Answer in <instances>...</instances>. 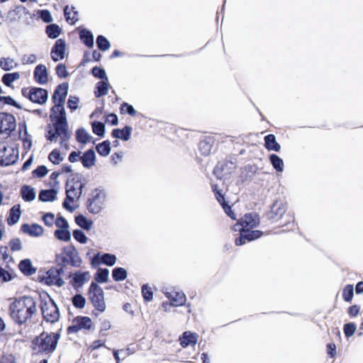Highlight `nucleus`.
Returning <instances> with one entry per match:
<instances>
[{
	"label": "nucleus",
	"instance_id": "1",
	"mask_svg": "<svg viewBox=\"0 0 363 363\" xmlns=\"http://www.w3.org/2000/svg\"><path fill=\"white\" fill-rule=\"evenodd\" d=\"M37 302L30 296L16 298L9 306V314L13 322L23 325L36 313Z\"/></svg>",
	"mask_w": 363,
	"mask_h": 363
},
{
	"label": "nucleus",
	"instance_id": "2",
	"mask_svg": "<svg viewBox=\"0 0 363 363\" xmlns=\"http://www.w3.org/2000/svg\"><path fill=\"white\" fill-rule=\"evenodd\" d=\"M60 337V330L55 333L43 331L31 340L30 349L38 354H51L57 349Z\"/></svg>",
	"mask_w": 363,
	"mask_h": 363
},
{
	"label": "nucleus",
	"instance_id": "3",
	"mask_svg": "<svg viewBox=\"0 0 363 363\" xmlns=\"http://www.w3.org/2000/svg\"><path fill=\"white\" fill-rule=\"evenodd\" d=\"M69 83L62 82L57 85L52 95V101L54 106L50 108V119H52L54 114H66L65 103L68 94Z\"/></svg>",
	"mask_w": 363,
	"mask_h": 363
},
{
	"label": "nucleus",
	"instance_id": "4",
	"mask_svg": "<svg viewBox=\"0 0 363 363\" xmlns=\"http://www.w3.org/2000/svg\"><path fill=\"white\" fill-rule=\"evenodd\" d=\"M106 199V193L103 187L92 189L85 203L88 212L93 215L99 214L104 208Z\"/></svg>",
	"mask_w": 363,
	"mask_h": 363
},
{
	"label": "nucleus",
	"instance_id": "5",
	"mask_svg": "<svg viewBox=\"0 0 363 363\" xmlns=\"http://www.w3.org/2000/svg\"><path fill=\"white\" fill-rule=\"evenodd\" d=\"M45 296L49 298L50 303L43 299L41 294L38 295L40 300V308L42 315L47 323L54 324L57 323L60 318V308L54 299L47 292H45Z\"/></svg>",
	"mask_w": 363,
	"mask_h": 363
},
{
	"label": "nucleus",
	"instance_id": "6",
	"mask_svg": "<svg viewBox=\"0 0 363 363\" xmlns=\"http://www.w3.org/2000/svg\"><path fill=\"white\" fill-rule=\"evenodd\" d=\"M65 265L61 264L59 267H52L47 272L46 274L38 275V281L45 284L47 286L55 285L61 287L64 285L65 281L61 277L64 273V268Z\"/></svg>",
	"mask_w": 363,
	"mask_h": 363
},
{
	"label": "nucleus",
	"instance_id": "7",
	"mask_svg": "<svg viewBox=\"0 0 363 363\" xmlns=\"http://www.w3.org/2000/svg\"><path fill=\"white\" fill-rule=\"evenodd\" d=\"M21 94L30 102L38 105L45 104L49 97L47 89L38 86L23 87L21 89Z\"/></svg>",
	"mask_w": 363,
	"mask_h": 363
},
{
	"label": "nucleus",
	"instance_id": "8",
	"mask_svg": "<svg viewBox=\"0 0 363 363\" xmlns=\"http://www.w3.org/2000/svg\"><path fill=\"white\" fill-rule=\"evenodd\" d=\"M19 157L18 147L9 150L5 142H0V167H8L17 162Z\"/></svg>",
	"mask_w": 363,
	"mask_h": 363
},
{
	"label": "nucleus",
	"instance_id": "9",
	"mask_svg": "<svg viewBox=\"0 0 363 363\" xmlns=\"http://www.w3.org/2000/svg\"><path fill=\"white\" fill-rule=\"evenodd\" d=\"M89 298L96 310L103 313L106 310L104 301V293L102 288L97 284L92 281L89 288Z\"/></svg>",
	"mask_w": 363,
	"mask_h": 363
},
{
	"label": "nucleus",
	"instance_id": "10",
	"mask_svg": "<svg viewBox=\"0 0 363 363\" xmlns=\"http://www.w3.org/2000/svg\"><path fill=\"white\" fill-rule=\"evenodd\" d=\"M16 128V119L15 116L7 112H0V134H6L7 138L11 137Z\"/></svg>",
	"mask_w": 363,
	"mask_h": 363
},
{
	"label": "nucleus",
	"instance_id": "11",
	"mask_svg": "<svg viewBox=\"0 0 363 363\" xmlns=\"http://www.w3.org/2000/svg\"><path fill=\"white\" fill-rule=\"evenodd\" d=\"M93 327L91 318L89 316L77 315L74 318L72 324L67 327V334L77 333L82 330H89Z\"/></svg>",
	"mask_w": 363,
	"mask_h": 363
},
{
	"label": "nucleus",
	"instance_id": "12",
	"mask_svg": "<svg viewBox=\"0 0 363 363\" xmlns=\"http://www.w3.org/2000/svg\"><path fill=\"white\" fill-rule=\"evenodd\" d=\"M286 203L281 200H275L272 205L270 209L268 211L264 216L267 219L272 223L279 220L286 211Z\"/></svg>",
	"mask_w": 363,
	"mask_h": 363
},
{
	"label": "nucleus",
	"instance_id": "13",
	"mask_svg": "<svg viewBox=\"0 0 363 363\" xmlns=\"http://www.w3.org/2000/svg\"><path fill=\"white\" fill-rule=\"evenodd\" d=\"M63 252L65 256L60 257L62 264L65 265V263H67L74 267H80L82 260L79 256L76 247L73 245L64 247Z\"/></svg>",
	"mask_w": 363,
	"mask_h": 363
},
{
	"label": "nucleus",
	"instance_id": "14",
	"mask_svg": "<svg viewBox=\"0 0 363 363\" xmlns=\"http://www.w3.org/2000/svg\"><path fill=\"white\" fill-rule=\"evenodd\" d=\"M67 43L65 39H57L51 48L50 56L54 62H58L65 57Z\"/></svg>",
	"mask_w": 363,
	"mask_h": 363
},
{
	"label": "nucleus",
	"instance_id": "15",
	"mask_svg": "<svg viewBox=\"0 0 363 363\" xmlns=\"http://www.w3.org/2000/svg\"><path fill=\"white\" fill-rule=\"evenodd\" d=\"M240 220L245 229H254L260 224L259 215L256 212L245 213Z\"/></svg>",
	"mask_w": 363,
	"mask_h": 363
},
{
	"label": "nucleus",
	"instance_id": "16",
	"mask_svg": "<svg viewBox=\"0 0 363 363\" xmlns=\"http://www.w3.org/2000/svg\"><path fill=\"white\" fill-rule=\"evenodd\" d=\"M258 171V167L256 164H248L240 169V179L238 184H243L247 181H252L254 176Z\"/></svg>",
	"mask_w": 363,
	"mask_h": 363
},
{
	"label": "nucleus",
	"instance_id": "17",
	"mask_svg": "<svg viewBox=\"0 0 363 363\" xmlns=\"http://www.w3.org/2000/svg\"><path fill=\"white\" fill-rule=\"evenodd\" d=\"M235 168V166L232 161L219 162L214 167L213 173L218 179H221L224 174H230Z\"/></svg>",
	"mask_w": 363,
	"mask_h": 363
},
{
	"label": "nucleus",
	"instance_id": "18",
	"mask_svg": "<svg viewBox=\"0 0 363 363\" xmlns=\"http://www.w3.org/2000/svg\"><path fill=\"white\" fill-rule=\"evenodd\" d=\"M21 230L31 237H40L44 233V228L38 223H33L32 224L23 223L21 226Z\"/></svg>",
	"mask_w": 363,
	"mask_h": 363
},
{
	"label": "nucleus",
	"instance_id": "19",
	"mask_svg": "<svg viewBox=\"0 0 363 363\" xmlns=\"http://www.w3.org/2000/svg\"><path fill=\"white\" fill-rule=\"evenodd\" d=\"M33 77L38 84H45L48 82V72L45 65L43 64L38 65L33 71Z\"/></svg>",
	"mask_w": 363,
	"mask_h": 363
},
{
	"label": "nucleus",
	"instance_id": "20",
	"mask_svg": "<svg viewBox=\"0 0 363 363\" xmlns=\"http://www.w3.org/2000/svg\"><path fill=\"white\" fill-rule=\"evenodd\" d=\"M74 191L75 189L72 186L65 188V198L62 202V207L70 213H73L79 206H71L70 203H73L76 200V197L74 195Z\"/></svg>",
	"mask_w": 363,
	"mask_h": 363
},
{
	"label": "nucleus",
	"instance_id": "21",
	"mask_svg": "<svg viewBox=\"0 0 363 363\" xmlns=\"http://www.w3.org/2000/svg\"><path fill=\"white\" fill-rule=\"evenodd\" d=\"M82 154L80 160L83 167L86 169L91 168L96 161V156L94 149L89 148Z\"/></svg>",
	"mask_w": 363,
	"mask_h": 363
},
{
	"label": "nucleus",
	"instance_id": "22",
	"mask_svg": "<svg viewBox=\"0 0 363 363\" xmlns=\"http://www.w3.org/2000/svg\"><path fill=\"white\" fill-rule=\"evenodd\" d=\"M198 336L196 333L191 331L184 332L179 338L181 346L183 348H186L190 345H195L197 343Z\"/></svg>",
	"mask_w": 363,
	"mask_h": 363
},
{
	"label": "nucleus",
	"instance_id": "23",
	"mask_svg": "<svg viewBox=\"0 0 363 363\" xmlns=\"http://www.w3.org/2000/svg\"><path fill=\"white\" fill-rule=\"evenodd\" d=\"M132 130V127L128 125H125L123 128H114L111 131V137L125 142L130 140Z\"/></svg>",
	"mask_w": 363,
	"mask_h": 363
},
{
	"label": "nucleus",
	"instance_id": "24",
	"mask_svg": "<svg viewBox=\"0 0 363 363\" xmlns=\"http://www.w3.org/2000/svg\"><path fill=\"white\" fill-rule=\"evenodd\" d=\"M79 33V39L81 42L87 48H91L94 45V37L92 32L86 28H78Z\"/></svg>",
	"mask_w": 363,
	"mask_h": 363
},
{
	"label": "nucleus",
	"instance_id": "25",
	"mask_svg": "<svg viewBox=\"0 0 363 363\" xmlns=\"http://www.w3.org/2000/svg\"><path fill=\"white\" fill-rule=\"evenodd\" d=\"M89 274V272L77 271L70 281V284L73 288L78 291L82 288L86 281V277Z\"/></svg>",
	"mask_w": 363,
	"mask_h": 363
},
{
	"label": "nucleus",
	"instance_id": "26",
	"mask_svg": "<svg viewBox=\"0 0 363 363\" xmlns=\"http://www.w3.org/2000/svg\"><path fill=\"white\" fill-rule=\"evenodd\" d=\"M58 189L51 187L48 189H40L38 193V200L41 202H52L57 199Z\"/></svg>",
	"mask_w": 363,
	"mask_h": 363
},
{
	"label": "nucleus",
	"instance_id": "27",
	"mask_svg": "<svg viewBox=\"0 0 363 363\" xmlns=\"http://www.w3.org/2000/svg\"><path fill=\"white\" fill-rule=\"evenodd\" d=\"M21 204L13 205L9 211L6 221L9 225L12 226L17 223L21 216Z\"/></svg>",
	"mask_w": 363,
	"mask_h": 363
},
{
	"label": "nucleus",
	"instance_id": "28",
	"mask_svg": "<svg viewBox=\"0 0 363 363\" xmlns=\"http://www.w3.org/2000/svg\"><path fill=\"white\" fill-rule=\"evenodd\" d=\"M65 118H67V114L55 113L54 114L52 119H50L55 128L54 131L57 138L60 137L62 131L64 130Z\"/></svg>",
	"mask_w": 363,
	"mask_h": 363
},
{
	"label": "nucleus",
	"instance_id": "29",
	"mask_svg": "<svg viewBox=\"0 0 363 363\" xmlns=\"http://www.w3.org/2000/svg\"><path fill=\"white\" fill-rule=\"evenodd\" d=\"M18 268L21 273L27 277L34 274L37 271V268L33 266L31 260L28 258L20 261Z\"/></svg>",
	"mask_w": 363,
	"mask_h": 363
},
{
	"label": "nucleus",
	"instance_id": "30",
	"mask_svg": "<svg viewBox=\"0 0 363 363\" xmlns=\"http://www.w3.org/2000/svg\"><path fill=\"white\" fill-rule=\"evenodd\" d=\"M111 85L108 79L96 82L94 86V96L96 98H101L108 94Z\"/></svg>",
	"mask_w": 363,
	"mask_h": 363
},
{
	"label": "nucleus",
	"instance_id": "31",
	"mask_svg": "<svg viewBox=\"0 0 363 363\" xmlns=\"http://www.w3.org/2000/svg\"><path fill=\"white\" fill-rule=\"evenodd\" d=\"M20 192L21 198L26 202H31L34 201L36 197L35 189L28 184H23L21 187Z\"/></svg>",
	"mask_w": 363,
	"mask_h": 363
},
{
	"label": "nucleus",
	"instance_id": "32",
	"mask_svg": "<svg viewBox=\"0 0 363 363\" xmlns=\"http://www.w3.org/2000/svg\"><path fill=\"white\" fill-rule=\"evenodd\" d=\"M264 147L269 151L279 152L281 145L277 141L276 137L274 134H268L264 136Z\"/></svg>",
	"mask_w": 363,
	"mask_h": 363
},
{
	"label": "nucleus",
	"instance_id": "33",
	"mask_svg": "<svg viewBox=\"0 0 363 363\" xmlns=\"http://www.w3.org/2000/svg\"><path fill=\"white\" fill-rule=\"evenodd\" d=\"M214 140L211 137H206L199 143V150L203 156L210 155Z\"/></svg>",
	"mask_w": 363,
	"mask_h": 363
},
{
	"label": "nucleus",
	"instance_id": "34",
	"mask_svg": "<svg viewBox=\"0 0 363 363\" xmlns=\"http://www.w3.org/2000/svg\"><path fill=\"white\" fill-rule=\"evenodd\" d=\"M74 220L78 226H79L82 229L85 230H90L94 225L93 220L91 219H88L83 214H78L75 216Z\"/></svg>",
	"mask_w": 363,
	"mask_h": 363
},
{
	"label": "nucleus",
	"instance_id": "35",
	"mask_svg": "<svg viewBox=\"0 0 363 363\" xmlns=\"http://www.w3.org/2000/svg\"><path fill=\"white\" fill-rule=\"evenodd\" d=\"M166 296L172 302L174 306H184L186 301V295L183 292H175L174 296L167 293Z\"/></svg>",
	"mask_w": 363,
	"mask_h": 363
},
{
	"label": "nucleus",
	"instance_id": "36",
	"mask_svg": "<svg viewBox=\"0 0 363 363\" xmlns=\"http://www.w3.org/2000/svg\"><path fill=\"white\" fill-rule=\"evenodd\" d=\"M75 137L76 140L82 145H86L91 141V139H92L90 134L83 127L77 129L75 132Z\"/></svg>",
	"mask_w": 363,
	"mask_h": 363
},
{
	"label": "nucleus",
	"instance_id": "37",
	"mask_svg": "<svg viewBox=\"0 0 363 363\" xmlns=\"http://www.w3.org/2000/svg\"><path fill=\"white\" fill-rule=\"evenodd\" d=\"M62 32V28L57 23H50L45 27V33L51 39H57Z\"/></svg>",
	"mask_w": 363,
	"mask_h": 363
},
{
	"label": "nucleus",
	"instance_id": "38",
	"mask_svg": "<svg viewBox=\"0 0 363 363\" xmlns=\"http://www.w3.org/2000/svg\"><path fill=\"white\" fill-rule=\"evenodd\" d=\"M269 162L273 168L277 172H282L284 171V160L277 154H271L269 156Z\"/></svg>",
	"mask_w": 363,
	"mask_h": 363
},
{
	"label": "nucleus",
	"instance_id": "39",
	"mask_svg": "<svg viewBox=\"0 0 363 363\" xmlns=\"http://www.w3.org/2000/svg\"><path fill=\"white\" fill-rule=\"evenodd\" d=\"M109 270L107 268H99L94 274L95 283L104 284L108 281Z\"/></svg>",
	"mask_w": 363,
	"mask_h": 363
},
{
	"label": "nucleus",
	"instance_id": "40",
	"mask_svg": "<svg viewBox=\"0 0 363 363\" xmlns=\"http://www.w3.org/2000/svg\"><path fill=\"white\" fill-rule=\"evenodd\" d=\"M55 237L63 242H69L72 238V233L69 228H57L54 232Z\"/></svg>",
	"mask_w": 363,
	"mask_h": 363
},
{
	"label": "nucleus",
	"instance_id": "41",
	"mask_svg": "<svg viewBox=\"0 0 363 363\" xmlns=\"http://www.w3.org/2000/svg\"><path fill=\"white\" fill-rule=\"evenodd\" d=\"M96 152L101 157H106L111 152V143L108 140L102 141L96 145Z\"/></svg>",
	"mask_w": 363,
	"mask_h": 363
},
{
	"label": "nucleus",
	"instance_id": "42",
	"mask_svg": "<svg viewBox=\"0 0 363 363\" xmlns=\"http://www.w3.org/2000/svg\"><path fill=\"white\" fill-rule=\"evenodd\" d=\"M92 132L99 138H104L106 134V125L105 123L99 121H94L91 123Z\"/></svg>",
	"mask_w": 363,
	"mask_h": 363
},
{
	"label": "nucleus",
	"instance_id": "43",
	"mask_svg": "<svg viewBox=\"0 0 363 363\" xmlns=\"http://www.w3.org/2000/svg\"><path fill=\"white\" fill-rule=\"evenodd\" d=\"M85 178L84 176L77 172H74L70 174L69 177L67 179L65 183V188L74 187L77 186L79 183L83 181Z\"/></svg>",
	"mask_w": 363,
	"mask_h": 363
},
{
	"label": "nucleus",
	"instance_id": "44",
	"mask_svg": "<svg viewBox=\"0 0 363 363\" xmlns=\"http://www.w3.org/2000/svg\"><path fill=\"white\" fill-rule=\"evenodd\" d=\"M128 277L127 270L121 267H116L112 270V278L115 281H124Z\"/></svg>",
	"mask_w": 363,
	"mask_h": 363
},
{
	"label": "nucleus",
	"instance_id": "45",
	"mask_svg": "<svg viewBox=\"0 0 363 363\" xmlns=\"http://www.w3.org/2000/svg\"><path fill=\"white\" fill-rule=\"evenodd\" d=\"M96 47L102 52L108 50L111 47L109 40L103 35H99L96 40Z\"/></svg>",
	"mask_w": 363,
	"mask_h": 363
},
{
	"label": "nucleus",
	"instance_id": "46",
	"mask_svg": "<svg viewBox=\"0 0 363 363\" xmlns=\"http://www.w3.org/2000/svg\"><path fill=\"white\" fill-rule=\"evenodd\" d=\"M244 233L247 237V242H252L255 240L260 238L263 235V231L260 230H254V229H245Z\"/></svg>",
	"mask_w": 363,
	"mask_h": 363
},
{
	"label": "nucleus",
	"instance_id": "47",
	"mask_svg": "<svg viewBox=\"0 0 363 363\" xmlns=\"http://www.w3.org/2000/svg\"><path fill=\"white\" fill-rule=\"evenodd\" d=\"M17 66L18 64L10 57H1L0 59V67L4 71H11Z\"/></svg>",
	"mask_w": 363,
	"mask_h": 363
},
{
	"label": "nucleus",
	"instance_id": "48",
	"mask_svg": "<svg viewBox=\"0 0 363 363\" xmlns=\"http://www.w3.org/2000/svg\"><path fill=\"white\" fill-rule=\"evenodd\" d=\"M101 259L102 264H105L108 267H113L117 260V257L114 254L108 252L101 254Z\"/></svg>",
	"mask_w": 363,
	"mask_h": 363
},
{
	"label": "nucleus",
	"instance_id": "49",
	"mask_svg": "<svg viewBox=\"0 0 363 363\" xmlns=\"http://www.w3.org/2000/svg\"><path fill=\"white\" fill-rule=\"evenodd\" d=\"M91 73L95 78L100 79V81L108 79L106 71L102 67H94L91 69Z\"/></svg>",
	"mask_w": 363,
	"mask_h": 363
},
{
	"label": "nucleus",
	"instance_id": "50",
	"mask_svg": "<svg viewBox=\"0 0 363 363\" xmlns=\"http://www.w3.org/2000/svg\"><path fill=\"white\" fill-rule=\"evenodd\" d=\"M73 306L78 309H82L86 305V298L81 294H76L72 297Z\"/></svg>",
	"mask_w": 363,
	"mask_h": 363
},
{
	"label": "nucleus",
	"instance_id": "51",
	"mask_svg": "<svg viewBox=\"0 0 363 363\" xmlns=\"http://www.w3.org/2000/svg\"><path fill=\"white\" fill-rule=\"evenodd\" d=\"M354 296V286L347 284L342 289V298L345 302H351Z\"/></svg>",
	"mask_w": 363,
	"mask_h": 363
},
{
	"label": "nucleus",
	"instance_id": "52",
	"mask_svg": "<svg viewBox=\"0 0 363 363\" xmlns=\"http://www.w3.org/2000/svg\"><path fill=\"white\" fill-rule=\"evenodd\" d=\"M0 102L9 105L18 110L23 109V106L11 96H0Z\"/></svg>",
	"mask_w": 363,
	"mask_h": 363
},
{
	"label": "nucleus",
	"instance_id": "53",
	"mask_svg": "<svg viewBox=\"0 0 363 363\" xmlns=\"http://www.w3.org/2000/svg\"><path fill=\"white\" fill-rule=\"evenodd\" d=\"M212 191L214 193L217 201L220 206H223L228 201L225 199V194L222 193V190L219 189L217 184L212 185Z\"/></svg>",
	"mask_w": 363,
	"mask_h": 363
},
{
	"label": "nucleus",
	"instance_id": "54",
	"mask_svg": "<svg viewBox=\"0 0 363 363\" xmlns=\"http://www.w3.org/2000/svg\"><path fill=\"white\" fill-rule=\"evenodd\" d=\"M142 296L145 302H149L153 298V291L148 284H144L142 287Z\"/></svg>",
	"mask_w": 363,
	"mask_h": 363
},
{
	"label": "nucleus",
	"instance_id": "55",
	"mask_svg": "<svg viewBox=\"0 0 363 363\" xmlns=\"http://www.w3.org/2000/svg\"><path fill=\"white\" fill-rule=\"evenodd\" d=\"M63 159L58 149L52 150L48 155V160L54 164H59Z\"/></svg>",
	"mask_w": 363,
	"mask_h": 363
},
{
	"label": "nucleus",
	"instance_id": "56",
	"mask_svg": "<svg viewBox=\"0 0 363 363\" xmlns=\"http://www.w3.org/2000/svg\"><path fill=\"white\" fill-rule=\"evenodd\" d=\"M79 98L74 95H70L67 102V107L72 113L79 108Z\"/></svg>",
	"mask_w": 363,
	"mask_h": 363
},
{
	"label": "nucleus",
	"instance_id": "57",
	"mask_svg": "<svg viewBox=\"0 0 363 363\" xmlns=\"http://www.w3.org/2000/svg\"><path fill=\"white\" fill-rule=\"evenodd\" d=\"M120 112L121 114L127 113L130 116H134L137 114V111L133 106L127 103L123 102L120 107Z\"/></svg>",
	"mask_w": 363,
	"mask_h": 363
},
{
	"label": "nucleus",
	"instance_id": "58",
	"mask_svg": "<svg viewBox=\"0 0 363 363\" xmlns=\"http://www.w3.org/2000/svg\"><path fill=\"white\" fill-rule=\"evenodd\" d=\"M357 330V325L353 322H349L343 325V332L347 338L352 337Z\"/></svg>",
	"mask_w": 363,
	"mask_h": 363
},
{
	"label": "nucleus",
	"instance_id": "59",
	"mask_svg": "<svg viewBox=\"0 0 363 363\" xmlns=\"http://www.w3.org/2000/svg\"><path fill=\"white\" fill-rule=\"evenodd\" d=\"M73 238L80 244H85L88 238L82 229H75L72 232Z\"/></svg>",
	"mask_w": 363,
	"mask_h": 363
},
{
	"label": "nucleus",
	"instance_id": "60",
	"mask_svg": "<svg viewBox=\"0 0 363 363\" xmlns=\"http://www.w3.org/2000/svg\"><path fill=\"white\" fill-rule=\"evenodd\" d=\"M48 173V169L46 166L42 164L38 166L32 172V175L34 178H43Z\"/></svg>",
	"mask_w": 363,
	"mask_h": 363
},
{
	"label": "nucleus",
	"instance_id": "61",
	"mask_svg": "<svg viewBox=\"0 0 363 363\" xmlns=\"http://www.w3.org/2000/svg\"><path fill=\"white\" fill-rule=\"evenodd\" d=\"M72 11L74 13L73 18L70 17V11H69V5H66L64 7V15L66 21L72 25H74L78 19H74L75 16L78 15V11L75 10V7L72 6Z\"/></svg>",
	"mask_w": 363,
	"mask_h": 363
},
{
	"label": "nucleus",
	"instance_id": "62",
	"mask_svg": "<svg viewBox=\"0 0 363 363\" xmlns=\"http://www.w3.org/2000/svg\"><path fill=\"white\" fill-rule=\"evenodd\" d=\"M38 13L39 14V18L45 23L50 24L52 21L53 18L51 14V12L48 9H42L38 10Z\"/></svg>",
	"mask_w": 363,
	"mask_h": 363
},
{
	"label": "nucleus",
	"instance_id": "63",
	"mask_svg": "<svg viewBox=\"0 0 363 363\" xmlns=\"http://www.w3.org/2000/svg\"><path fill=\"white\" fill-rule=\"evenodd\" d=\"M56 74L60 79L67 78L69 76V72L67 66L64 63H59L55 68Z\"/></svg>",
	"mask_w": 363,
	"mask_h": 363
},
{
	"label": "nucleus",
	"instance_id": "64",
	"mask_svg": "<svg viewBox=\"0 0 363 363\" xmlns=\"http://www.w3.org/2000/svg\"><path fill=\"white\" fill-rule=\"evenodd\" d=\"M86 180L84 179L83 181H82L79 184L76 186H74L75 191H74V195L76 197V201H78L81 196H82L84 189L86 186Z\"/></svg>",
	"mask_w": 363,
	"mask_h": 363
}]
</instances>
